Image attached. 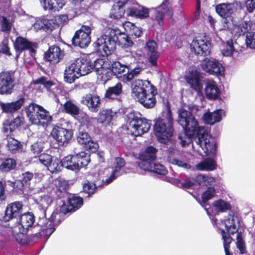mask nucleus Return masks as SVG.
Masks as SVG:
<instances>
[{"mask_svg":"<svg viewBox=\"0 0 255 255\" xmlns=\"http://www.w3.org/2000/svg\"><path fill=\"white\" fill-rule=\"evenodd\" d=\"M33 83L35 85L41 84L47 90H49L55 84L53 81L48 80L47 78L44 76H42L40 78L33 80Z\"/></svg>","mask_w":255,"mask_h":255,"instance_id":"5fc2aeb1","label":"nucleus"},{"mask_svg":"<svg viewBox=\"0 0 255 255\" xmlns=\"http://www.w3.org/2000/svg\"><path fill=\"white\" fill-rule=\"evenodd\" d=\"M235 51L233 39L227 40L226 42L225 47L222 50V53L226 56H230L233 55Z\"/></svg>","mask_w":255,"mask_h":255,"instance_id":"6e6d98bb","label":"nucleus"},{"mask_svg":"<svg viewBox=\"0 0 255 255\" xmlns=\"http://www.w3.org/2000/svg\"><path fill=\"white\" fill-rule=\"evenodd\" d=\"M9 185L15 190L16 192H23L24 188V182L21 180H16L14 181H11L9 183Z\"/></svg>","mask_w":255,"mask_h":255,"instance_id":"69168bd1","label":"nucleus"},{"mask_svg":"<svg viewBox=\"0 0 255 255\" xmlns=\"http://www.w3.org/2000/svg\"><path fill=\"white\" fill-rule=\"evenodd\" d=\"M211 43L202 39L193 40L190 45L191 50L195 54L206 56L210 53Z\"/></svg>","mask_w":255,"mask_h":255,"instance_id":"412c9836","label":"nucleus"},{"mask_svg":"<svg viewBox=\"0 0 255 255\" xmlns=\"http://www.w3.org/2000/svg\"><path fill=\"white\" fill-rule=\"evenodd\" d=\"M201 128H183L184 131L180 133L178 135V139L180 140V144L182 146L186 145L189 144L193 141V139L194 138L196 141L198 136L197 132L199 129Z\"/></svg>","mask_w":255,"mask_h":255,"instance_id":"bb28decb","label":"nucleus"},{"mask_svg":"<svg viewBox=\"0 0 255 255\" xmlns=\"http://www.w3.org/2000/svg\"><path fill=\"white\" fill-rule=\"evenodd\" d=\"M25 119L22 115H18L13 120H5L2 123V131L4 133H11L16 129L24 125Z\"/></svg>","mask_w":255,"mask_h":255,"instance_id":"a878e982","label":"nucleus"},{"mask_svg":"<svg viewBox=\"0 0 255 255\" xmlns=\"http://www.w3.org/2000/svg\"><path fill=\"white\" fill-rule=\"evenodd\" d=\"M234 30L236 35L238 36L244 35L246 33H248L249 24L247 21H244L240 24L235 25Z\"/></svg>","mask_w":255,"mask_h":255,"instance_id":"3c124183","label":"nucleus"},{"mask_svg":"<svg viewBox=\"0 0 255 255\" xmlns=\"http://www.w3.org/2000/svg\"><path fill=\"white\" fill-rule=\"evenodd\" d=\"M23 204L21 202H15L7 205L5 210L3 220L8 222L12 219H18L22 210Z\"/></svg>","mask_w":255,"mask_h":255,"instance_id":"4be33fe9","label":"nucleus"},{"mask_svg":"<svg viewBox=\"0 0 255 255\" xmlns=\"http://www.w3.org/2000/svg\"><path fill=\"white\" fill-rule=\"evenodd\" d=\"M128 65L122 64L119 61H114L112 64V69L114 74L118 77H123L126 73Z\"/></svg>","mask_w":255,"mask_h":255,"instance_id":"ea45409f","label":"nucleus"},{"mask_svg":"<svg viewBox=\"0 0 255 255\" xmlns=\"http://www.w3.org/2000/svg\"><path fill=\"white\" fill-rule=\"evenodd\" d=\"M82 185L83 192L88 194V196L94 194L97 190L98 186H99L95 181L90 182L88 180H85Z\"/></svg>","mask_w":255,"mask_h":255,"instance_id":"49530a36","label":"nucleus"},{"mask_svg":"<svg viewBox=\"0 0 255 255\" xmlns=\"http://www.w3.org/2000/svg\"><path fill=\"white\" fill-rule=\"evenodd\" d=\"M131 89L134 96L144 108L149 109L155 106L157 91L150 81L136 80L132 84Z\"/></svg>","mask_w":255,"mask_h":255,"instance_id":"7ed1b4c3","label":"nucleus"},{"mask_svg":"<svg viewBox=\"0 0 255 255\" xmlns=\"http://www.w3.org/2000/svg\"><path fill=\"white\" fill-rule=\"evenodd\" d=\"M220 89L217 83L213 80L208 81L205 85V93L206 97L209 100H217L220 96Z\"/></svg>","mask_w":255,"mask_h":255,"instance_id":"7c9ffc66","label":"nucleus"},{"mask_svg":"<svg viewBox=\"0 0 255 255\" xmlns=\"http://www.w3.org/2000/svg\"><path fill=\"white\" fill-rule=\"evenodd\" d=\"M126 161L124 158L117 157L115 159V166L113 170L114 173L119 172L125 166Z\"/></svg>","mask_w":255,"mask_h":255,"instance_id":"e2e57ef3","label":"nucleus"},{"mask_svg":"<svg viewBox=\"0 0 255 255\" xmlns=\"http://www.w3.org/2000/svg\"><path fill=\"white\" fill-rule=\"evenodd\" d=\"M83 205V199L80 196L70 195L67 198L66 202H64L60 206L59 211L64 214L72 213L80 208Z\"/></svg>","mask_w":255,"mask_h":255,"instance_id":"a211bd4d","label":"nucleus"},{"mask_svg":"<svg viewBox=\"0 0 255 255\" xmlns=\"http://www.w3.org/2000/svg\"><path fill=\"white\" fill-rule=\"evenodd\" d=\"M142 70V69L139 66L132 68L130 65H128L127 72L124 74V79L127 81H130L134 77L137 76Z\"/></svg>","mask_w":255,"mask_h":255,"instance_id":"de8ad7c7","label":"nucleus"},{"mask_svg":"<svg viewBox=\"0 0 255 255\" xmlns=\"http://www.w3.org/2000/svg\"><path fill=\"white\" fill-rule=\"evenodd\" d=\"M202 70L210 75L223 76L225 68L219 61L214 58H205L200 63Z\"/></svg>","mask_w":255,"mask_h":255,"instance_id":"4468645a","label":"nucleus"},{"mask_svg":"<svg viewBox=\"0 0 255 255\" xmlns=\"http://www.w3.org/2000/svg\"><path fill=\"white\" fill-rule=\"evenodd\" d=\"M64 56V51L61 50L58 46L53 45L44 52L43 58L45 61L56 64L63 58Z\"/></svg>","mask_w":255,"mask_h":255,"instance_id":"aec40b11","label":"nucleus"},{"mask_svg":"<svg viewBox=\"0 0 255 255\" xmlns=\"http://www.w3.org/2000/svg\"><path fill=\"white\" fill-rule=\"evenodd\" d=\"M157 149L154 147L149 145L147 146L145 151L141 155V161L139 163V165L141 168L143 166H145V162L151 163L154 162L156 158V153Z\"/></svg>","mask_w":255,"mask_h":255,"instance_id":"2f4dec72","label":"nucleus"},{"mask_svg":"<svg viewBox=\"0 0 255 255\" xmlns=\"http://www.w3.org/2000/svg\"><path fill=\"white\" fill-rule=\"evenodd\" d=\"M128 24L131 25V27L129 31V34L130 35L134 38H138L142 35V31L139 27L130 22H128Z\"/></svg>","mask_w":255,"mask_h":255,"instance_id":"338daca9","label":"nucleus"},{"mask_svg":"<svg viewBox=\"0 0 255 255\" xmlns=\"http://www.w3.org/2000/svg\"><path fill=\"white\" fill-rule=\"evenodd\" d=\"M91 30L89 26L82 25L75 31L71 39L72 44L82 48L87 47L91 42Z\"/></svg>","mask_w":255,"mask_h":255,"instance_id":"9b49d317","label":"nucleus"},{"mask_svg":"<svg viewBox=\"0 0 255 255\" xmlns=\"http://www.w3.org/2000/svg\"><path fill=\"white\" fill-rule=\"evenodd\" d=\"M0 171L2 172L7 173L14 169L17 165L15 159L10 157L0 158Z\"/></svg>","mask_w":255,"mask_h":255,"instance_id":"c9c22d12","label":"nucleus"},{"mask_svg":"<svg viewBox=\"0 0 255 255\" xmlns=\"http://www.w3.org/2000/svg\"><path fill=\"white\" fill-rule=\"evenodd\" d=\"M24 111L29 121L32 124H38L40 120H46L47 112L41 106L34 103L25 107Z\"/></svg>","mask_w":255,"mask_h":255,"instance_id":"9d476101","label":"nucleus"},{"mask_svg":"<svg viewBox=\"0 0 255 255\" xmlns=\"http://www.w3.org/2000/svg\"><path fill=\"white\" fill-rule=\"evenodd\" d=\"M153 121V132L157 141L162 144L168 145L171 141L174 131V120L169 103L165 109Z\"/></svg>","mask_w":255,"mask_h":255,"instance_id":"f03ea898","label":"nucleus"},{"mask_svg":"<svg viewBox=\"0 0 255 255\" xmlns=\"http://www.w3.org/2000/svg\"><path fill=\"white\" fill-rule=\"evenodd\" d=\"M100 97L95 94H88L82 97V103L86 105L92 112H97L100 107L101 102Z\"/></svg>","mask_w":255,"mask_h":255,"instance_id":"c85d7f7f","label":"nucleus"},{"mask_svg":"<svg viewBox=\"0 0 255 255\" xmlns=\"http://www.w3.org/2000/svg\"><path fill=\"white\" fill-rule=\"evenodd\" d=\"M158 8L162 10L169 19L172 18L173 10L169 0H163Z\"/></svg>","mask_w":255,"mask_h":255,"instance_id":"09e8293b","label":"nucleus"},{"mask_svg":"<svg viewBox=\"0 0 255 255\" xmlns=\"http://www.w3.org/2000/svg\"><path fill=\"white\" fill-rule=\"evenodd\" d=\"M146 54L148 56V61L153 66H157V60L160 56V52L158 51V45L152 39L148 40L145 45Z\"/></svg>","mask_w":255,"mask_h":255,"instance_id":"5701e85b","label":"nucleus"},{"mask_svg":"<svg viewBox=\"0 0 255 255\" xmlns=\"http://www.w3.org/2000/svg\"><path fill=\"white\" fill-rule=\"evenodd\" d=\"M217 13L223 18L233 17L237 16L242 10L241 3H221L215 6Z\"/></svg>","mask_w":255,"mask_h":255,"instance_id":"ddd939ff","label":"nucleus"},{"mask_svg":"<svg viewBox=\"0 0 255 255\" xmlns=\"http://www.w3.org/2000/svg\"><path fill=\"white\" fill-rule=\"evenodd\" d=\"M50 135L58 144L59 146H66L73 136V131L63 127L62 124L54 125L51 131Z\"/></svg>","mask_w":255,"mask_h":255,"instance_id":"6e6552de","label":"nucleus"},{"mask_svg":"<svg viewBox=\"0 0 255 255\" xmlns=\"http://www.w3.org/2000/svg\"><path fill=\"white\" fill-rule=\"evenodd\" d=\"M117 44L128 48L132 46L133 42L118 28H109L107 34L102 35L94 42L93 47L96 52H103V56H108L115 52Z\"/></svg>","mask_w":255,"mask_h":255,"instance_id":"f257e3e1","label":"nucleus"},{"mask_svg":"<svg viewBox=\"0 0 255 255\" xmlns=\"http://www.w3.org/2000/svg\"><path fill=\"white\" fill-rule=\"evenodd\" d=\"M6 146L12 153H16L17 152L21 151L23 147V145L20 141L11 137L8 138Z\"/></svg>","mask_w":255,"mask_h":255,"instance_id":"a19ab883","label":"nucleus"},{"mask_svg":"<svg viewBox=\"0 0 255 255\" xmlns=\"http://www.w3.org/2000/svg\"><path fill=\"white\" fill-rule=\"evenodd\" d=\"M31 152L34 157L38 155L43 150V146L40 142H35L30 146Z\"/></svg>","mask_w":255,"mask_h":255,"instance_id":"052dcab7","label":"nucleus"},{"mask_svg":"<svg viewBox=\"0 0 255 255\" xmlns=\"http://www.w3.org/2000/svg\"><path fill=\"white\" fill-rule=\"evenodd\" d=\"M59 217L60 215L59 213H57V212H53L52 213L49 218V221L50 222V225L52 224V226L50 227L46 228L50 233L52 234L54 232L55 228L54 226L59 224V222L58 221V220Z\"/></svg>","mask_w":255,"mask_h":255,"instance_id":"4d7b16f0","label":"nucleus"},{"mask_svg":"<svg viewBox=\"0 0 255 255\" xmlns=\"http://www.w3.org/2000/svg\"><path fill=\"white\" fill-rule=\"evenodd\" d=\"M75 62L66 67L64 73V81L68 83H73L76 79L80 77L79 74L77 73V67L75 66Z\"/></svg>","mask_w":255,"mask_h":255,"instance_id":"473e14b6","label":"nucleus"},{"mask_svg":"<svg viewBox=\"0 0 255 255\" xmlns=\"http://www.w3.org/2000/svg\"><path fill=\"white\" fill-rule=\"evenodd\" d=\"M197 180L199 182H204L206 186H211L215 182V179L214 177L207 176L205 175H199L197 177Z\"/></svg>","mask_w":255,"mask_h":255,"instance_id":"bf43d9fd","label":"nucleus"},{"mask_svg":"<svg viewBox=\"0 0 255 255\" xmlns=\"http://www.w3.org/2000/svg\"><path fill=\"white\" fill-rule=\"evenodd\" d=\"M199 136L196 140V143L200 145L204 152L207 155H215L217 151V144L215 139L208 133L207 130L203 127L197 132Z\"/></svg>","mask_w":255,"mask_h":255,"instance_id":"0eeeda50","label":"nucleus"},{"mask_svg":"<svg viewBox=\"0 0 255 255\" xmlns=\"http://www.w3.org/2000/svg\"><path fill=\"white\" fill-rule=\"evenodd\" d=\"M247 46L251 49H255V32H250L246 35Z\"/></svg>","mask_w":255,"mask_h":255,"instance_id":"0e129e2a","label":"nucleus"},{"mask_svg":"<svg viewBox=\"0 0 255 255\" xmlns=\"http://www.w3.org/2000/svg\"><path fill=\"white\" fill-rule=\"evenodd\" d=\"M36 42H32L22 36L16 37L13 42V48L15 52V58H18L22 52L27 50L32 55L35 54L38 48Z\"/></svg>","mask_w":255,"mask_h":255,"instance_id":"f8f14e48","label":"nucleus"},{"mask_svg":"<svg viewBox=\"0 0 255 255\" xmlns=\"http://www.w3.org/2000/svg\"><path fill=\"white\" fill-rule=\"evenodd\" d=\"M237 248L240 251V253L242 255L246 253V245L245 242L243 241L242 235L241 232H237Z\"/></svg>","mask_w":255,"mask_h":255,"instance_id":"13d9d810","label":"nucleus"},{"mask_svg":"<svg viewBox=\"0 0 255 255\" xmlns=\"http://www.w3.org/2000/svg\"><path fill=\"white\" fill-rule=\"evenodd\" d=\"M45 10L51 12L59 11L65 5V2L63 0H42Z\"/></svg>","mask_w":255,"mask_h":255,"instance_id":"72a5a7b5","label":"nucleus"},{"mask_svg":"<svg viewBox=\"0 0 255 255\" xmlns=\"http://www.w3.org/2000/svg\"><path fill=\"white\" fill-rule=\"evenodd\" d=\"M15 71H3L0 72V95H10L15 86Z\"/></svg>","mask_w":255,"mask_h":255,"instance_id":"1a4fd4ad","label":"nucleus"},{"mask_svg":"<svg viewBox=\"0 0 255 255\" xmlns=\"http://www.w3.org/2000/svg\"><path fill=\"white\" fill-rule=\"evenodd\" d=\"M55 185L56 190L61 193L66 192L69 187L68 182L61 178L55 180Z\"/></svg>","mask_w":255,"mask_h":255,"instance_id":"864d4df0","label":"nucleus"},{"mask_svg":"<svg viewBox=\"0 0 255 255\" xmlns=\"http://www.w3.org/2000/svg\"><path fill=\"white\" fill-rule=\"evenodd\" d=\"M216 161L211 157L206 158L198 165V168L201 170L213 171L216 169Z\"/></svg>","mask_w":255,"mask_h":255,"instance_id":"37998d69","label":"nucleus"},{"mask_svg":"<svg viewBox=\"0 0 255 255\" xmlns=\"http://www.w3.org/2000/svg\"><path fill=\"white\" fill-rule=\"evenodd\" d=\"M178 122L183 128H202L191 112L181 108L178 110Z\"/></svg>","mask_w":255,"mask_h":255,"instance_id":"2eb2a0df","label":"nucleus"},{"mask_svg":"<svg viewBox=\"0 0 255 255\" xmlns=\"http://www.w3.org/2000/svg\"><path fill=\"white\" fill-rule=\"evenodd\" d=\"M77 73L80 77L86 75L93 71L92 61L89 58H79L74 61Z\"/></svg>","mask_w":255,"mask_h":255,"instance_id":"cd10ccee","label":"nucleus"},{"mask_svg":"<svg viewBox=\"0 0 255 255\" xmlns=\"http://www.w3.org/2000/svg\"><path fill=\"white\" fill-rule=\"evenodd\" d=\"M185 80L190 85V87L197 92H201L203 89L202 75L197 70H191L186 76Z\"/></svg>","mask_w":255,"mask_h":255,"instance_id":"b1692460","label":"nucleus"},{"mask_svg":"<svg viewBox=\"0 0 255 255\" xmlns=\"http://www.w3.org/2000/svg\"><path fill=\"white\" fill-rule=\"evenodd\" d=\"M141 169L161 175H165L168 172L167 170L163 165L155 162L148 163L145 162V166H143Z\"/></svg>","mask_w":255,"mask_h":255,"instance_id":"f704fd0d","label":"nucleus"},{"mask_svg":"<svg viewBox=\"0 0 255 255\" xmlns=\"http://www.w3.org/2000/svg\"><path fill=\"white\" fill-rule=\"evenodd\" d=\"M149 8L140 5L136 1H130L126 8V14L128 16L140 19L149 17Z\"/></svg>","mask_w":255,"mask_h":255,"instance_id":"f3484780","label":"nucleus"},{"mask_svg":"<svg viewBox=\"0 0 255 255\" xmlns=\"http://www.w3.org/2000/svg\"><path fill=\"white\" fill-rule=\"evenodd\" d=\"M115 114L111 110H103L99 113L98 120L100 123L109 124L113 120Z\"/></svg>","mask_w":255,"mask_h":255,"instance_id":"c03bdc74","label":"nucleus"},{"mask_svg":"<svg viewBox=\"0 0 255 255\" xmlns=\"http://www.w3.org/2000/svg\"><path fill=\"white\" fill-rule=\"evenodd\" d=\"M123 93V85L118 82L113 86L109 87L106 90L104 98L108 101L118 100Z\"/></svg>","mask_w":255,"mask_h":255,"instance_id":"c756f323","label":"nucleus"},{"mask_svg":"<svg viewBox=\"0 0 255 255\" xmlns=\"http://www.w3.org/2000/svg\"><path fill=\"white\" fill-rule=\"evenodd\" d=\"M35 221V216L31 212H27L21 214L18 219H16L15 227L17 228L19 233L26 234L28 228L31 227Z\"/></svg>","mask_w":255,"mask_h":255,"instance_id":"6ab92c4d","label":"nucleus"},{"mask_svg":"<svg viewBox=\"0 0 255 255\" xmlns=\"http://www.w3.org/2000/svg\"><path fill=\"white\" fill-rule=\"evenodd\" d=\"M127 122L131 128V134L134 136L147 132L151 127V124L146 119L138 117L134 113H129L127 115Z\"/></svg>","mask_w":255,"mask_h":255,"instance_id":"423d86ee","label":"nucleus"},{"mask_svg":"<svg viewBox=\"0 0 255 255\" xmlns=\"http://www.w3.org/2000/svg\"><path fill=\"white\" fill-rule=\"evenodd\" d=\"M64 167L73 172H79L91 161L90 155L85 151L68 154L62 158Z\"/></svg>","mask_w":255,"mask_h":255,"instance_id":"20e7f679","label":"nucleus"},{"mask_svg":"<svg viewBox=\"0 0 255 255\" xmlns=\"http://www.w3.org/2000/svg\"><path fill=\"white\" fill-rule=\"evenodd\" d=\"M125 6L120 3L115 1L110 11V17L114 19H119L124 16L125 13H126V8Z\"/></svg>","mask_w":255,"mask_h":255,"instance_id":"4c0bfd02","label":"nucleus"},{"mask_svg":"<svg viewBox=\"0 0 255 255\" xmlns=\"http://www.w3.org/2000/svg\"><path fill=\"white\" fill-rule=\"evenodd\" d=\"M8 40L7 38L3 39L1 42V48L0 53L5 54V55L10 56L12 55L10 51V48L8 46Z\"/></svg>","mask_w":255,"mask_h":255,"instance_id":"774afa93","label":"nucleus"},{"mask_svg":"<svg viewBox=\"0 0 255 255\" xmlns=\"http://www.w3.org/2000/svg\"><path fill=\"white\" fill-rule=\"evenodd\" d=\"M63 109L66 113L72 116H77L80 113L79 108L70 100L66 101L64 104Z\"/></svg>","mask_w":255,"mask_h":255,"instance_id":"a18cd8bd","label":"nucleus"},{"mask_svg":"<svg viewBox=\"0 0 255 255\" xmlns=\"http://www.w3.org/2000/svg\"><path fill=\"white\" fill-rule=\"evenodd\" d=\"M12 24L5 17L2 16L1 23V30L6 33H9L11 30Z\"/></svg>","mask_w":255,"mask_h":255,"instance_id":"680f3d73","label":"nucleus"},{"mask_svg":"<svg viewBox=\"0 0 255 255\" xmlns=\"http://www.w3.org/2000/svg\"><path fill=\"white\" fill-rule=\"evenodd\" d=\"M78 142L86 150L91 153L98 151L99 144L93 140L89 134L80 128L77 136Z\"/></svg>","mask_w":255,"mask_h":255,"instance_id":"dca6fc26","label":"nucleus"},{"mask_svg":"<svg viewBox=\"0 0 255 255\" xmlns=\"http://www.w3.org/2000/svg\"><path fill=\"white\" fill-rule=\"evenodd\" d=\"M213 204L220 212L223 213L226 212L227 211H230L227 218L225 220V227L227 231V232H225L231 237V235H234L238 231V228L236 223V219L237 220L238 223H239L238 218L235 216V213L231 211L232 209L231 205L222 199L215 201ZM224 231H225L224 230Z\"/></svg>","mask_w":255,"mask_h":255,"instance_id":"39448f33","label":"nucleus"},{"mask_svg":"<svg viewBox=\"0 0 255 255\" xmlns=\"http://www.w3.org/2000/svg\"><path fill=\"white\" fill-rule=\"evenodd\" d=\"M25 101L24 97H20L18 100L11 102L3 103L0 101V108L2 113L12 115L21 108Z\"/></svg>","mask_w":255,"mask_h":255,"instance_id":"393cba45","label":"nucleus"},{"mask_svg":"<svg viewBox=\"0 0 255 255\" xmlns=\"http://www.w3.org/2000/svg\"><path fill=\"white\" fill-rule=\"evenodd\" d=\"M44 31L47 33H51L59 26L56 19L44 18Z\"/></svg>","mask_w":255,"mask_h":255,"instance_id":"8fccbe9b","label":"nucleus"},{"mask_svg":"<svg viewBox=\"0 0 255 255\" xmlns=\"http://www.w3.org/2000/svg\"><path fill=\"white\" fill-rule=\"evenodd\" d=\"M64 165L62 159L53 156L51 162L47 167L48 170L52 174H57L62 171Z\"/></svg>","mask_w":255,"mask_h":255,"instance_id":"58836bf2","label":"nucleus"},{"mask_svg":"<svg viewBox=\"0 0 255 255\" xmlns=\"http://www.w3.org/2000/svg\"><path fill=\"white\" fill-rule=\"evenodd\" d=\"M220 233L223 240V247L225 255H232L230 253V245L234 241V239L232 237L227 235L223 229L220 230Z\"/></svg>","mask_w":255,"mask_h":255,"instance_id":"79ce46f5","label":"nucleus"},{"mask_svg":"<svg viewBox=\"0 0 255 255\" xmlns=\"http://www.w3.org/2000/svg\"><path fill=\"white\" fill-rule=\"evenodd\" d=\"M53 200L51 197L46 194H43L39 196L37 199H35V202L41 208L43 212V217H45L46 210L47 208L51 204Z\"/></svg>","mask_w":255,"mask_h":255,"instance_id":"e433bc0d","label":"nucleus"},{"mask_svg":"<svg viewBox=\"0 0 255 255\" xmlns=\"http://www.w3.org/2000/svg\"><path fill=\"white\" fill-rule=\"evenodd\" d=\"M216 195V190L214 187H208L202 194V201L203 204L212 199Z\"/></svg>","mask_w":255,"mask_h":255,"instance_id":"603ef678","label":"nucleus"}]
</instances>
